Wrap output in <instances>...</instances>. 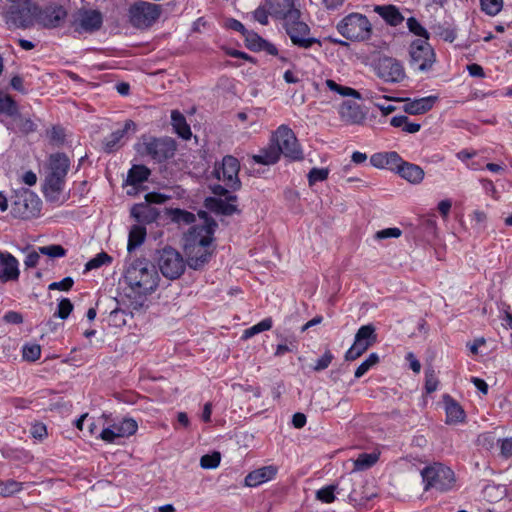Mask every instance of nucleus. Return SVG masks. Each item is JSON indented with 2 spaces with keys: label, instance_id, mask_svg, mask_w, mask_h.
<instances>
[{
  "label": "nucleus",
  "instance_id": "obj_33",
  "mask_svg": "<svg viewBox=\"0 0 512 512\" xmlns=\"http://www.w3.org/2000/svg\"><path fill=\"white\" fill-rule=\"evenodd\" d=\"M146 238V228L141 225H134L130 229L129 237H128V245L127 249L129 252H132L137 247H139Z\"/></svg>",
  "mask_w": 512,
  "mask_h": 512
},
{
  "label": "nucleus",
  "instance_id": "obj_38",
  "mask_svg": "<svg viewBox=\"0 0 512 512\" xmlns=\"http://www.w3.org/2000/svg\"><path fill=\"white\" fill-rule=\"evenodd\" d=\"M168 215L171 220L179 225H189L195 222L196 217L193 213L179 208L170 209Z\"/></svg>",
  "mask_w": 512,
  "mask_h": 512
},
{
  "label": "nucleus",
  "instance_id": "obj_10",
  "mask_svg": "<svg viewBox=\"0 0 512 512\" xmlns=\"http://www.w3.org/2000/svg\"><path fill=\"white\" fill-rule=\"evenodd\" d=\"M409 64L419 71L427 72L436 62V53L428 40L416 39L408 48Z\"/></svg>",
  "mask_w": 512,
  "mask_h": 512
},
{
  "label": "nucleus",
  "instance_id": "obj_49",
  "mask_svg": "<svg viewBox=\"0 0 512 512\" xmlns=\"http://www.w3.org/2000/svg\"><path fill=\"white\" fill-rule=\"evenodd\" d=\"M497 447L501 458L509 459L512 457V437L497 439Z\"/></svg>",
  "mask_w": 512,
  "mask_h": 512
},
{
  "label": "nucleus",
  "instance_id": "obj_20",
  "mask_svg": "<svg viewBox=\"0 0 512 512\" xmlns=\"http://www.w3.org/2000/svg\"><path fill=\"white\" fill-rule=\"evenodd\" d=\"M338 113L340 119L348 125H359L366 118L361 106L351 100L343 101L339 106Z\"/></svg>",
  "mask_w": 512,
  "mask_h": 512
},
{
  "label": "nucleus",
  "instance_id": "obj_28",
  "mask_svg": "<svg viewBox=\"0 0 512 512\" xmlns=\"http://www.w3.org/2000/svg\"><path fill=\"white\" fill-rule=\"evenodd\" d=\"M436 99L437 98L434 96H429L407 102L404 105V111L411 115H419L426 113L427 111L432 109Z\"/></svg>",
  "mask_w": 512,
  "mask_h": 512
},
{
  "label": "nucleus",
  "instance_id": "obj_55",
  "mask_svg": "<svg viewBox=\"0 0 512 512\" xmlns=\"http://www.w3.org/2000/svg\"><path fill=\"white\" fill-rule=\"evenodd\" d=\"M73 310V304L68 298L62 299L58 304V309L54 316L66 319Z\"/></svg>",
  "mask_w": 512,
  "mask_h": 512
},
{
  "label": "nucleus",
  "instance_id": "obj_64",
  "mask_svg": "<svg viewBox=\"0 0 512 512\" xmlns=\"http://www.w3.org/2000/svg\"><path fill=\"white\" fill-rule=\"evenodd\" d=\"M365 351H362V348H359L358 345H353L348 349V351L345 354V360L346 361H354L361 357Z\"/></svg>",
  "mask_w": 512,
  "mask_h": 512
},
{
  "label": "nucleus",
  "instance_id": "obj_9",
  "mask_svg": "<svg viewBox=\"0 0 512 512\" xmlns=\"http://www.w3.org/2000/svg\"><path fill=\"white\" fill-rule=\"evenodd\" d=\"M176 151V142L170 137H144L139 152L157 163L172 158Z\"/></svg>",
  "mask_w": 512,
  "mask_h": 512
},
{
  "label": "nucleus",
  "instance_id": "obj_59",
  "mask_svg": "<svg viewBox=\"0 0 512 512\" xmlns=\"http://www.w3.org/2000/svg\"><path fill=\"white\" fill-rule=\"evenodd\" d=\"M74 284V280L71 277H66L59 282H53L48 286L49 290H61L69 291Z\"/></svg>",
  "mask_w": 512,
  "mask_h": 512
},
{
  "label": "nucleus",
  "instance_id": "obj_4",
  "mask_svg": "<svg viewBox=\"0 0 512 512\" xmlns=\"http://www.w3.org/2000/svg\"><path fill=\"white\" fill-rule=\"evenodd\" d=\"M337 31L350 41L364 42L371 38L372 24L365 15L350 13L337 24Z\"/></svg>",
  "mask_w": 512,
  "mask_h": 512
},
{
  "label": "nucleus",
  "instance_id": "obj_35",
  "mask_svg": "<svg viewBox=\"0 0 512 512\" xmlns=\"http://www.w3.org/2000/svg\"><path fill=\"white\" fill-rule=\"evenodd\" d=\"M380 453H361L354 461V471H364L371 468L379 460Z\"/></svg>",
  "mask_w": 512,
  "mask_h": 512
},
{
  "label": "nucleus",
  "instance_id": "obj_17",
  "mask_svg": "<svg viewBox=\"0 0 512 512\" xmlns=\"http://www.w3.org/2000/svg\"><path fill=\"white\" fill-rule=\"evenodd\" d=\"M67 17V11L62 5L51 4L44 8L38 6L37 23L44 28H56L62 25Z\"/></svg>",
  "mask_w": 512,
  "mask_h": 512
},
{
  "label": "nucleus",
  "instance_id": "obj_19",
  "mask_svg": "<svg viewBox=\"0 0 512 512\" xmlns=\"http://www.w3.org/2000/svg\"><path fill=\"white\" fill-rule=\"evenodd\" d=\"M19 276V261L10 252L0 250V281H18Z\"/></svg>",
  "mask_w": 512,
  "mask_h": 512
},
{
  "label": "nucleus",
  "instance_id": "obj_56",
  "mask_svg": "<svg viewBox=\"0 0 512 512\" xmlns=\"http://www.w3.org/2000/svg\"><path fill=\"white\" fill-rule=\"evenodd\" d=\"M438 378L433 369H427L425 371V389L427 393L436 391L438 387Z\"/></svg>",
  "mask_w": 512,
  "mask_h": 512
},
{
  "label": "nucleus",
  "instance_id": "obj_16",
  "mask_svg": "<svg viewBox=\"0 0 512 512\" xmlns=\"http://www.w3.org/2000/svg\"><path fill=\"white\" fill-rule=\"evenodd\" d=\"M138 425L133 419H122L115 422L100 433V438L107 443H118L119 439L127 438L136 433Z\"/></svg>",
  "mask_w": 512,
  "mask_h": 512
},
{
  "label": "nucleus",
  "instance_id": "obj_61",
  "mask_svg": "<svg viewBox=\"0 0 512 512\" xmlns=\"http://www.w3.org/2000/svg\"><path fill=\"white\" fill-rule=\"evenodd\" d=\"M30 432L32 437L38 440H43L47 436L46 426L41 422L33 423Z\"/></svg>",
  "mask_w": 512,
  "mask_h": 512
},
{
  "label": "nucleus",
  "instance_id": "obj_8",
  "mask_svg": "<svg viewBox=\"0 0 512 512\" xmlns=\"http://www.w3.org/2000/svg\"><path fill=\"white\" fill-rule=\"evenodd\" d=\"M283 27L292 43L299 48L308 49L314 44H320L319 40L310 37L309 26L301 20V11L291 12L285 20Z\"/></svg>",
  "mask_w": 512,
  "mask_h": 512
},
{
  "label": "nucleus",
  "instance_id": "obj_52",
  "mask_svg": "<svg viewBox=\"0 0 512 512\" xmlns=\"http://www.w3.org/2000/svg\"><path fill=\"white\" fill-rule=\"evenodd\" d=\"M386 169H390L392 171L398 172V168L403 164L404 160L400 157V155L395 152H386L385 159Z\"/></svg>",
  "mask_w": 512,
  "mask_h": 512
},
{
  "label": "nucleus",
  "instance_id": "obj_60",
  "mask_svg": "<svg viewBox=\"0 0 512 512\" xmlns=\"http://www.w3.org/2000/svg\"><path fill=\"white\" fill-rule=\"evenodd\" d=\"M402 234L401 230L399 228H386L380 231H377L375 234V238L382 240L387 238H398Z\"/></svg>",
  "mask_w": 512,
  "mask_h": 512
},
{
  "label": "nucleus",
  "instance_id": "obj_42",
  "mask_svg": "<svg viewBox=\"0 0 512 512\" xmlns=\"http://www.w3.org/2000/svg\"><path fill=\"white\" fill-rule=\"evenodd\" d=\"M272 324H273V321L271 318H265L262 321H260L259 323L255 324L254 326L246 329L243 333L242 338L248 339L260 332L267 331V330L271 329Z\"/></svg>",
  "mask_w": 512,
  "mask_h": 512
},
{
  "label": "nucleus",
  "instance_id": "obj_13",
  "mask_svg": "<svg viewBox=\"0 0 512 512\" xmlns=\"http://www.w3.org/2000/svg\"><path fill=\"white\" fill-rule=\"evenodd\" d=\"M38 6L31 0H24L19 6H12L7 12V23L15 28H29L37 22Z\"/></svg>",
  "mask_w": 512,
  "mask_h": 512
},
{
  "label": "nucleus",
  "instance_id": "obj_41",
  "mask_svg": "<svg viewBox=\"0 0 512 512\" xmlns=\"http://www.w3.org/2000/svg\"><path fill=\"white\" fill-rule=\"evenodd\" d=\"M23 489V483L9 479L0 481V496L10 497Z\"/></svg>",
  "mask_w": 512,
  "mask_h": 512
},
{
  "label": "nucleus",
  "instance_id": "obj_39",
  "mask_svg": "<svg viewBox=\"0 0 512 512\" xmlns=\"http://www.w3.org/2000/svg\"><path fill=\"white\" fill-rule=\"evenodd\" d=\"M325 84L327 86V88L333 92H336L338 94H340L341 96L343 97H353L355 99H361L362 96L360 94L359 91L351 88V87H347V86H342L338 83H336L334 80L332 79H327L325 81Z\"/></svg>",
  "mask_w": 512,
  "mask_h": 512
},
{
  "label": "nucleus",
  "instance_id": "obj_5",
  "mask_svg": "<svg viewBox=\"0 0 512 512\" xmlns=\"http://www.w3.org/2000/svg\"><path fill=\"white\" fill-rule=\"evenodd\" d=\"M163 12L160 4L138 0L128 10L129 23L137 29L146 30L152 27Z\"/></svg>",
  "mask_w": 512,
  "mask_h": 512
},
{
  "label": "nucleus",
  "instance_id": "obj_3",
  "mask_svg": "<svg viewBox=\"0 0 512 512\" xmlns=\"http://www.w3.org/2000/svg\"><path fill=\"white\" fill-rule=\"evenodd\" d=\"M125 280L130 287L139 293H148L158 285V272L155 266L147 259H136L125 272Z\"/></svg>",
  "mask_w": 512,
  "mask_h": 512
},
{
  "label": "nucleus",
  "instance_id": "obj_6",
  "mask_svg": "<svg viewBox=\"0 0 512 512\" xmlns=\"http://www.w3.org/2000/svg\"><path fill=\"white\" fill-rule=\"evenodd\" d=\"M270 141L279 155L290 161H301L304 158L302 148L293 130L287 125H280L273 132Z\"/></svg>",
  "mask_w": 512,
  "mask_h": 512
},
{
  "label": "nucleus",
  "instance_id": "obj_15",
  "mask_svg": "<svg viewBox=\"0 0 512 512\" xmlns=\"http://www.w3.org/2000/svg\"><path fill=\"white\" fill-rule=\"evenodd\" d=\"M375 70L379 78L389 83H399L406 77L402 63L392 57L379 58Z\"/></svg>",
  "mask_w": 512,
  "mask_h": 512
},
{
  "label": "nucleus",
  "instance_id": "obj_22",
  "mask_svg": "<svg viewBox=\"0 0 512 512\" xmlns=\"http://www.w3.org/2000/svg\"><path fill=\"white\" fill-rule=\"evenodd\" d=\"M236 201L237 197L235 195H228L226 200L208 197L205 200V207L208 210L218 214L232 215L238 212L237 206L235 205Z\"/></svg>",
  "mask_w": 512,
  "mask_h": 512
},
{
  "label": "nucleus",
  "instance_id": "obj_37",
  "mask_svg": "<svg viewBox=\"0 0 512 512\" xmlns=\"http://www.w3.org/2000/svg\"><path fill=\"white\" fill-rule=\"evenodd\" d=\"M390 124L395 128H401L402 131L411 134L418 132L421 128L419 123L410 122L409 118L405 115L394 116Z\"/></svg>",
  "mask_w": 512,
  "mask_h": 512
},
{
  "label": "nucleus",
  "instance_id": "obj_12",
  "mask_svg": "<svg viewBox=\"0 0 512 512\" xmlns=\"http://www.w3.org/2000/svg\"><path fill=\"white\" fill-rule=\"evenodd\" d=\"M158 267L168 279L179 278L185 270V261L182 255L172 247H165L158 252Z\"/></svg>",
  "mask_w": 512,
  "mask_h": 512
},
{
  "label": "nucleus",
  "instance_id": "obj_40",
  "mask_svg": "<svg viewBox=\"0 0 512 512\" xmlns=\"http://www.w3.org/2000/svg\"><path fill=\"white\" fill-rule=\"evenodd\" d=\"M18 113L16 101L8 94H0V114L14 117Z\"/></svg>",
  "mask_w": 512,
  "mask_h": 512
},
{
  "label": "nucleus",
  "instance_id": "obj_25",
  "mask_svg": "<svg viewBox=\"0 0 512 512\" xmlns=\"http://www.w3.org/2000/svg\"><path fill=\"white\" fill-rule=\"evenodd\" d=\"M277 473L274 466H265L250 472L245 477V485L249 487H256L268 480H271Z\"/></svg>",
  "mask_w": 512,
  "mask_h": 512
},
{
  "label": "nucleus",
  "instance_id": "obj_34",
  "mask_svg": "<svg viewBox=\"0 0 512 512\" xmlns=\"http://www.w3.org/2000/svg\"><path fill=\"white\" fill-rule=\"evenodd\" d=\"M446 401V416H447V422L448 423H457L461 422L464 417L465 413L462 407L456 403L452 398L449 396L447 397Z\"/></svg>",
  "mask_w": 512,
  "mask_h": 512
},
{
  "label": "nucleus",
  "instance_id": "obj_46",
  "mask_svg": "<svg viewBox=\"0 0 512 512\" xmlns=\"http://www.w3.org/2000/svg\"><path fill=\"white\" fill-rule=\"evenodd\" d=\"M379 362V356L376 353H371L369 357L362 362L355 371V377L361 378L364 374H366L371 367L376 365Z\"/></svg>",
  "mask_w": 512,
  "mask_h": 512
},
{
  "label": "nucleus",
  "instance_id": "obj_7",
  "mask_svg": "<svg viewBox=\"0 0 512 512\" xmlns=\"http://www.w3.org/2000/svg\"><path fill=\"white\" fill-rule=\"evenodd\" d=\"M421 476L425 491L434 489L439 492H446L451 490L455 484L454 472L441 463H434L425 467L421 471Z\"/></svg>",
  "mask_w": 512,
  "mask_h": 512
},
{
  "label": "nucleus",
  "instance_id": "obj_57",
  "mask_svg": "<svg viewBox=\"0 0 512 512\" xmlns=\"http://www.w3.org/2000/svg\"><path fill=\"white\" fill-rule=\"evenodd\" d=\"M247 42V47L254 50H260L264 39L258 36L256 33L247 30L246 35H243Z\"/></svg>",
  "mask_w": 512,
  "mask_h": 512
},
{
  "label": "nucleus",
  "instance_id": "obj_43",
  "mask_svg": "<svg viewBox=\"0 0 512 512\" xmlns=\"http://www.w3.org/2000/svg\"><path fill=\"white\" fill-rule=\"evenodd\" d=\"M481 10L489 16L497 15L502 7L503 0H480Z\"/></svg>",
  "mask_w": 512,
  "mask_h": 512
},
{
  "label": "nucleus",
  "instance_id": "obj_32",
  "mask_svg": "<svg viewBox=\"0 0 512 512\" xmlns=\"http://www.w3.org/2000/svg\"><path fill=\"white\" fill-rule=\"evenodd\" d=\"M151 174L149 168L145 165H133L128 172L127 176V184L129 185H139L145 182Z\"/></svg>",
  "mask_w": 512,
  "mask_h": 512
},
{
  "label": "nucleus",
  "instance_id": "obj_48",
  "mask_svg": "<svg viewBox=\"0 0 512 512\" xmlns=\"http://www.w3.org/2000/svg\"><path fill=\"white\" fill-rule=\"evenodd\" d=\"M336 485H328L316 492V498L323 503H332L335 501Z\"/></svg>",
  "mask_w": 512,
  "mask_h": 512
},
{
  "label": "nucleus",
  "instance_id": "obj_31",
  "mask_svg": "<svg viewBox=\"0 0 512 512\" xmlns=\"http://www.w3.org/2000/svg\"><path fill=\"white\" fill-rule=\"evenodd\" d=\"M252 159L255 163L258 164L273 165L280 160V155L270 141V144L267 147L261 149L259 154L253 155Z\"/></svg>",
  "mask_w": 512,
  "mask_h": 512
},
{
  "label": "nucleus",
  "instance_id": "obj_24",
  "mask_svg": "<svg viewBox=\"0 0 512 512\" xmlns=\"http://www.w3.org/2000/svg\"><path fill=\"white\" fill-rule=\"evenodd\" d=\"M377 342L376 329L372 324L361 326L355 334L354 344L367 351Z\"/></svg>",
  "mask_w": 512,
  "mask_h": 512
},
{
  "label": "nucleus",
  "instance_id": "obj_50",
  "mask_svg": "<svg viewBox=\"0 0 512 512\" xmlns=\"http://www.w3.org/2000/svg\"><path fill=\"white\" fill-rule=\"evenodd\" d=\"M221 461V455L219 452L215 451L211 454H205L200 459V465L205 469H212L219 466Z\"/></svg>",
  "mask_w": 512,
  "mask_h": 512
},
{
  "label": "nucleus",
  "instance_id": "obj_58",
  "mask_svg": "<svg viewBox=\"0 0 512 512\" xmlns=\"http://www.w3.org/2000/svg\"><path fill=\"white\" fill-rule=\"evenodd\" d=\"M334 359V356L333 354L331 353L330 350H327L323 356L317 360L315 366H313V370L316 371V372H320L322 370H325L326 368L329 367V365L331 364L332 360Z\"/></svg>",
  "mask_w": 512,
  "mask_h": 512
},
{
  "label": "nucleus",
  "instance_id": "obj_21",
  "mask_svg": "<svg viewBox=\"0 0 512 512\" xmlns=\"http://www.w3.org/2000/svg\"><path fill=\"white\" fill-rule=\"evenodd\" d=\"M136 125L132 120H126L122 129H118L112 132L108 137L105 138L104 151L106 153H112L117 151L123 144V139L126 137L129 131H135Z\"/></svg>",
  "mask_w": 512,
  "mask_h": 512
},
{
  "label": "nucleus",
  "instance_id": "obj_30",
  "mask_svg": "<svg viewBox=\"0 0 512 512\" xmlns=\"http://www.w3.org/2000/svg\"><path fill=\"white\" fill-rule=\"evenodd\" d=\"M375 11L391 26H398L404 20L400 11L393 5L376 6Z\"/></svg>",
  "mask_w": 512,
  "mask_h": 512
},
{
  "label": "nucleus",
  "instance_id": "obj_54",
  "mask_svg": "<svg viewBox=\"0 0 512 512\" xmlns=\"http://www.w3.org/2000/svg\"><path fill=\"white\" fill-rule=\"evenodd\" d=\"M329 171L326 168H312L308 174V181L310 185L316 182L324 181L328 178Z\"/></svg>",
  "mask_w": 512,
  "mask_h": 512
},
{
  "label": "nucleus",
  "instance_id": "obj_23",
  "mask_svg": "<svg viewBox=\"0 0 512 512\" xmlns=\"http://www.w3.org/2000/svg\"><path fill=\"white\" fill-rule=\"evenodd\" d=\"M265 6L268 8L271 16L282 21L293 11H299L295 8L294 0H265Z\"/></svg>",
  "mask_w": 512,
  "mask_h": 512
},
{
  "label": "nucleus",
  "instance_id": "obj_2",
  "mask_svg": "<svg viewBox=\"0 0 512 512\" xmlns=\"http://www.w3.org/2000/svg\"><path fill=\"white\" fill-rule=\"evenodd\" d=\"M70 159L65 153L57 152L48 157L45 168L43 193L47 200L57 201L64 190Z\"/></svg>",
  "mask_w": 512,
  "mask_h": 512
},
{
  "label": "nucleus",
  "instance_id": "obj_63",
  "mask_svg": "<svg viewBox=\"0 0 512 512\" xmlns=\"http://www.w3.org/2000/svg\"><path fill=\"white\" fill-rule=\"evenodd\" d=\"M269 14H270L269 10H268V8L265 5L264 6H259L254 11V19L256 21H258L262 25H267L268 24V15Z\"/></svg>",
  "mask_w": 512,
  "mask_h": 512
},
{
  "label": "nucleus",
  "instance_id": "obj_45",
  "mask_svg": "<svg viewBox=\"0 0 512 512\" xmlns=\"http://www.w3.org/2000/svg\"><path fill=\"white\" fill-rule=\"evenodd\" d=\"M477 444L487 451H492L495 447H497V439L492 432H486L478 436Z\"/></svg>",
  "mask_w": 512,
  "mask_h": 512
},
{
  "label": "nucleus",
  "instance_id": "obj_26",
  "mask_svg": "<svg viewBox=\"0 0 512 512\" xmlns=\"http://www.w3.org/2000/svg\"><path fill=\"white\" fill-rule=\"evenodd\" d=\"M399 176L411 184H419L424 178L423 169L413 163L404 161L403 164L398 168Z\"/></svg>",
  "mask_w": 512,
  "mask_h": 512
},
{
  "label": "nucleus",
  "instance_id": "obj_62",
  "mask_svg": "<svg viewBox=\"0 0 512 512\" xmlns=\"http://www.w3.org/2000/svg\"><path fill=\"white\" fill-rule=\"evenodd\" d=\"M170 197L167 195H164L162 193L158 192H150L145 195V201L147 204H163L167 200H169Z\"/></svg>",
  "mask_w": 512,
  "mask_h": 512
},
{
  "label": "nucleus",
  "instance_id": "obj_11",
  "mask_svg": "<svg viewBox=\"0 0 512 512\" xmlns=\"http://www.w3.org/2000/svg\"><path fill=\"white\" fill-rule=\"evenodd\" d=\"M42 202L32 191L26 189L14 197L11 204V214L19 219H31L37 217L41 211Z\"/></svg>",
  "mask_w": 512,
  "mask_h": 512
},
{
  "label": "nucleus",
  "instance_id": "obj_1",
  "mask_svg": "<svg viewBox=\"0 0 512 512\" xmlns=\"http://www.w3.org/2000/svg\"><path fill=\"white\" fill-rule=\"evenodd\" d=\"M198 216L203 223L192 226L184 237L187 264L195 270L202 268L209 261L213 252V235L217 227L216 221L209 217L207 212L199 211Z\"/></svg>",
  "mask_w": 512,
  "mask_h": 512
},
{
  "label": "nucleus",
  "instance_id": "obj_47",
  "mask_svg": "<svg viewBox=\"0 0 512 512\" xmlns=\"http://www.w3.org/2000/svg\"><path fill=\"white\" fill-rule=\"evenodd\" d=\"M407 27L410 32L419 36V39L429 40V32L414 17L408 18Z\"/></svg>",
  "mask_w": 512,
  "mask_h": 512
},
{
  "label": "nucleus",
  "instance_id": "obj_18",
  "mask_svg": "<svg viewBox=\"0 0 512 512\" xmlns=\"http://www.w3.org/2000/svg\"><path fill=\"white\" fill-rule=\"evenodd\" d=\"M103 22L102 14L97 10H80L75 19V31L94 32L101 28Z\"/></svg>",
  "mask_w": 512,
  "mask_h": 512
},
{
  "label": "nucleus",
  "instance_id": "obj_27",
  "mask_svg": "<svg viewBox=\"0 0 512 512\" xmlns=\"http://www.w3.org/2000/svg\"><path fill=\"white\" fill-rule=\"evenodd\" d=\"M131 216L141 223H152L159 216V211L147 203L136 204L131 209Z\"/></svg>",
  "mask_w": 512,
  "mask_h": 512
},
{
  "label": "nucleus",
  "instance_id": "obj_14",
  "mask_svg": "<svg viewBox=\"0 0 512 512\" xmlns=\"http://www.w3.org/2000/svg\"><path fill=\"white\" fill-rule=\"evenodd\" d=\"M240 163L237 158L227 155L222 162L215 165L213 174L225 187L232 190H238L241 187V181L238 177Z\"/></svg>",
  "mask_w": 512,
  "mask_h": 512
},
{
  "label": "nucleus",
  "instance_id": "obj_51",
  "mask_svg": "<svg viewBox=\"0 0 512 512\" xmlns=\"http://www.w3.org/2000/svg\"><path fill=\"white\" fill-rule=\"evenodd\" d=\"M39 252L52 258L63 257L66 255V249L58 244L39 247Z\"/></svg>",
  "mask_w": 512,
  "mask_h": 512
},
{
  "label": "nucleus",
  "instance_id": "obj_29",
  "mask_svg": "<svg viewBox=\"0 0 512 512\" xmlns=\"http://www.w3.org/2000/svg\"><path fill=\"white\" fill-rule=\"evenodd\" d=\"M171 124L175 133L184 140H189L192 136L191 128L186 121L185 116L178 110L171 112Z\"/></svg>",
  "mask_w": 512,
  "mask_h": 512
},
{
  "label": "nucleus",
  "instance_id": "obj_36",
  "mask_svg": "<svg viewBox=\"0 0 512 512\" xmlns=\"http://www.w3.org/2000/svg\"><path fill=\"white\" fill-rule=\"evenodd\" d=\"M13 130L23 134H29L36 130L37 125L30 119L17 113L12 119Z\"/></svg>",
  "mask_w": 512,
  "mask_h": 512
},
{
  "label": "nucleus",
  "instance_id": "obj_53",
  "mask_svg": "<svg viewBox=\"0 0 512 512\" xmlns=\"http://www.w3.org/2000/svg\"><path fill=\"white\" fill-rule=\"evenodd\" d=\"M41 356V347L38 344L25 345L23 347V358L28 361H36Z\"/></svg>",
  "mask_w": 512,
  "mask_h": 512
},
{
  "label": "nucleus",
  "instance_id": "obj_44",
  "mask_svg": "<svg viewBox=\"0 0 512 512\" xmlns=\"http://www.w3.org/2000/svg\"><path fill=\"white\" fill-rule=\"evenodd\" d=\"M111 262L112 257L109 256L106 252H101L86 263L85 270L90 271L93 269H97L105 264H110Z\"/></svg>",
  "mask_w": 512,
  "mask_h": 512
}]
</instances>
